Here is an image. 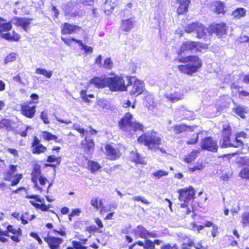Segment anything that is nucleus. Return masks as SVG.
<instances>
[{
	"instance_id": "obj_1",
	"label": "nucleus",
	"mask_w": 249,
	"mask_h": 249,
	"mask_svg": "<svg viewBox=\"0 0 249 249\" xmlns=\"http://www.w3.org/2000/svg\"><path fill=\"white\" fill-rule=\"evenodd\" d=\"M178 62L187 63L184 65L178 66L179 71L188 75H192L197 72L202 66V60L196 55H189L186 56L181 57L175 60Z\"/></svg>"
},
{
	"instance_id": "obj_2",
	"label": "nucleus",
	"mask_w": 249,
	"mask_h": 249,
	"mask_svg": "<svg viewBox=\"0 0 249 249\" xmlns=\"http://www.w3.org/2000/svg\"><path fill=\"white\" fill-rule=\"evenodd\" d=\"M31 181L34 183V187L39 192L46 190L47 193L52 185L47 178L42 174L41 166L35 164L33 167L31 174Z\"/></svg>"
},
{
	"instance_id": "obj_3",
	"label": "nucleus",
	"mask_w": 249,
	"mask_h": 249,
	"mask_svg": "<svg viewBox=\"0 0 249 249\" xmlns=\"http://www.w3.org/2000/svg\"><path fill=\"white\" fill-rule=\"evenodd\" d=\"M133 120V115L129 112H126L118 122L120 130L128 135L131 134L132 132L143 131V125Z\"/></svg>"
},
{
	"instance_id": "obj_4",
	"label": "nucleus",
	"mask_w": 249,
	"mask_h": 249,
	"mask_svg": "<svg viewBox=\"0 0 249 249\" xmlns=\"http://www.w3.org/2000/svg\"><path fill=\"white\" fill-rule=\"evenodd\" d=\"M139 143L147 147L150 150L156 151L162 143V139L157 132L150 131L141 135L137 138Z\"/></svg>"
},
{
	"instance_id": "obj_5",
	"label": "nucleus",
	"mask_w": 249,
	"mask_h": 249,
	"mask_svg": "<svg viewBox=\"0 0 249 249\" xmlns=\"http://www.w3.org/2000/svg\"><path fill=\"white\" fill-rule=\"evenodd\" d=\"M178 198L179 201L184 202V204H181L180 207L182 208L186 209L185 211H182V213L184 215L188 214L191 213V210L188 207V203L195 198L196 191L192 186H189L186 188L179 189L178 190Z\"/></svg>"
},
{
	"instance_id": "obj_6",
	"label": "nucleus",
	"mask_w": 249,
	"mask_h": 249,
	"mask_svg": "<svg viewBox=\"0 0 249 249\" xmlns=\"http://www.w3.org/2000/svg\"><path fill=\"white\" fill-rule=\"evenodd\" d=\"M22 235V230L20 228H16L11 224H8L5 231L0 228V242L2 243L8 242V239L6 236L10 237L14 242L19 243L21 241Z\"/></svg>"
},
{
	"instance_id": "obj_7",
	"label": "nucleus",
	"mask_w": 249,
	"mask_h": 249,
	"mask_svg": "<svg viewBox=\"0 0 249 249\" xmlns=\"http://www.w3.org/2000/svg\"><path fill=\"white\" fill-rule=\"evenodd\" d=\"M133 76H127V85H125L123 77L118 75L108 77L107 87L112 91H126L127 87L131 84V80Z\"/></svg>"
},
{
	"instance_id": "obj_8",
	"label": "nucleus",
	"mask_w": 249,
	"mask_h": 249,
	"mask_svg": "<svg viewBox=\"0 0 249 249\" xmlns=\"http://www.w3.org/2000/svg\"><path fill=\"white\" fill-rule=\"evenodd\" d=\"M208 48V44L199 41L187 40L183 42L178 51V55H181L183 53L190 51L196 53L201 52Z\"/></svg>"
},
{
	"instance_id": "obj_9",
	"label": "nucleus",
	"mask_w": 249,
	"mask_h": 249,
	"mask_svg": "<svg viewBox=\"0 0 249 249\" xmlns=\"http://www.w3.org/2000/svg\"><path fill=\"white\" fill-rule=\"evenodd\" d=\"M104 148V155L109 160H117L122 155L123 145L121 143L107 142L105 144Z\"/></svg>"
},
{
	"instance_id": "obj_10",
	"label": "nucleus",
	"mask_w": 249,
	"mask_h": 249,
	"mask_svg": "<svg viewBox=\"0 0 249 249\" xmlns=\"http://www.w3.org/2000/svg\"><path fill=\"white\" fill-rule=\"evenodd\" d=\"M184 31L188 34L195 32L196 37L201 39L207 36L208 29L202 23L196 21L188 24L185 27Z\"/></svg>"
},
{
	"instance_id": "obj_11",
	"label": "nucleus",
	"mask_w": 249,
	"mask_h": 249,
	"mask_svg": "<svg viewBox=\"0 0 249 249\" xmlns=\"http://www.w3.org/2000/svg\"><path fill=\"white\" fill-rule=\"evenodd\" d=\"M221 133V143L220 147L222 148L230 147L231 145V137L232 134V130L230 124L226 123L222 125Z\"/></svg>"
},
{
	"instance_id": "obj_12",
	"label": "nucleus",
	"mask_w": 249,
	"mask_h": 249,
	"mask_svg": "<svg viewBox=\"0 0 249 249\" xmlns=\"http://www.w3.org/2000/svg\"><path fill=\"white\" fill-rule=\"evenodd\" d=\"M38 102H26L20 105V111L21 114L25 117L32 119L36 112V106H31L32 103L37 104Z\"/></svg>"
},
{
	"instance_id": "obj_13",
	"label": "nucleus",
	"mask_w": 249,
	"mask_h": 249,
	"mask_svg": "<svg viewBox=\"0 0 249 249\" xmlns=\"http://www.w3.org/2000/svg\"><path fill=\"white\" fill-rule=\"evenodd\" d=\"M200 146L202 150L217 152L218 146L217 142L212 137H206L201 140Z\"/></svg>"
},
{
	"instance_id": "obj_14",
	"label": "nucleus",
	"mask_w": 249,
	"mask_h": 249,
	"mask_svg": "<svg viewBox=\"0 0 249 249\" xmlns=\"http://www.w3.org/2000/svg\"><path fill=\"white\" fill-rule=\"evenodd\" d=\"M25 197L28 199H34L36 201L41 203V204L37 203L33 200H30V204L33 206L36 209H39L41 211L46 212L49 210V209L52 207L51 204L46 205L44 203V199L40 197L37 195H28L26 196Z\"/></svg>"
},
{
	"instance_id": "obj_15",
	"label": "nucleus",
	"mask_w": 249,
	"mask_h": 249,
	"mask_svg": "<svg viewBox=\"0 0 249 249\" xmlns=\"http://www.w3.org/2000/svg\"><path fill=\"white\" fill-rule=\"evenodd\" d=\"M49 232L46 236L43 237L50 249H61V245L64 240L62 238L49 235Z\"/></svg>"
},
{
	"instance_id": "obj_16",
	"label": "nucleus",
	"mask_w": 249,
	"mask_h": 249,
	"mask_svg": "<svg viewBox=\"0 0 249 249\" xmlns=\"http://www.w3.org/2000/svg\"><path fill=\"white\" fill-rule=\"evenodd\" d=\"M31 149L33 154L40 155L45 153L47 148L41 143L40 140L37 136H34L31 144Z\"/></svg>"
},
{
	"instance_id": "obj_17",
	"label": "nucleus",
	"mask_w": 249,
	"mask_h": 249,
	"mask_svg": "<svg viewBox=\"0 0 249 249\" xmlns=\"http://www.w3.org/2000/svg\"><path fill=\"white\" fill-rule=\"evenodd\" d=\"M130 85H131V88L129 93L131 95L138 96L142 94L145 89L144 84L140 80L136 79L133 84L131 83Z\"/></svg>"
},
{
	"instance_id": "obj_18",
	"label": "nucleus",
	"mask_w": 249,
	"mask_h": 249,
	"mask_svg": "<svg viewBox=\"0 0 249 249\" xmlns=\"http://www.w3.org/2000/svg\"><path fill=\"white\" fill-rule=\"evenodd\" d=\"M12 28L11 21L1 23L0 22V36L8 41H13L12 36L10 31Z\"/></svg>"
},
{
	"instance_id": "obj_19",
	"label": "nucleus",
	"mask_w": 249,
	"mask_h": 249,
	"mask_svg": "<svg viewBox=\"0 0 249 249\" xmlns=\"http://www.w3.org/2000/svg\"><path fill=\"white\" fill-rule=\"evenodd\" d=\"M132 232L135 237H139L143 239H146L148 237H156V235L155 233L149 232L142 225H138L135 229L133 230Z\"/></svg>"
},
{
	"instance_id": "obj_20",
	"label": "nucleus",
	"mask_w": 249,
	"mask_h": 249,
	"mask_svg": "<svg viewBox=\"0 0 249 249\" xmlns=\"http://www.w3.org/2000/svg\"><path fill=\"white\" fill-rule=\"evenodd\" d=\"M211 33H214L217 36H221L226 34L227 28L225 23H213L209 26Z\"/></svg>"
},
{
	"instance_id": "obj_21",
	"label": "nucleus",
	"mask_w": 249,
	"mask_h": 249,
	"mask_svg": "<svg viewBox=\"0 0 249 249\" xmlns=\"http://www.w3.org/2000/svg\"><path fill=\"white\" fill-rule=\"evenodd\" d=\"M15 25L21 27L24 31L27 32L29 29V25L31 23L33 19L31 18L15 17L13 18Z\"/></svg>"
},
{
	"instance_id": "obj_22",
	"label": "nucleus",
	"mask_w": 249,
	"mask_h": 249,
	"mask_svg": "<svg viewBox=\"0 0 249 249\" xmlns=\"http://www.w3.org/2000/svg\"><path fill=\"white\" fill-rule=\"evenodd\" d=\"M81 30L80 26L65 22L61 27V33L62 35H71Z\"/></svg>"
},
{
	"instance_id": "obj_23",
	"label": "nucleus",
	"mask_w": 249,
	"mask_h": 249,
	"mask_svg": "<svg viewBox=\"0 0 249 249\" xmlns=\"http://www.w3.org/2000/svg\"><path fill=\"white\" fill-rule=\"evenodd\" d=\"M89 84H92L97 89L107 87L108 77L104 76H94L89 80Z\"/></svg>"
},
{
	"instance_id": "obj_24",
	"label": "nucleus",
	"mask_w": 249,
	"mask_h": 249,
	"mask_svg": "<svg viewBox=\"0 0 249 249\" xmlns=\"http://www.w3.org/2000/svg\"><path fill=\"white\" fill-rule=\"evenodd\" d=\"M81 145L84 152L87 154L92 153L95 147L93 140L87 136L81 142Z\"/></svg>"
},
{
	"instance_id": "obj_25",
	"label": "nucleus",
	"mask_w": 249,
	"mask_h": 249,
	"mask_svg": "<svg viewBox=\"0 0 249 249\" xmlns=\"http://www.w3.org/2000/svg\"><path fill=\"white\" fill-rule=\"evenodd\" d=\"M178 6L177 9V13L179 15L186 14L188 11L189 5L191 3L190 0H177Z\"/></svg>"
},
{
	"instance_id": "obj_26",
	"label": "nucleus",
	"mask_w": 249,
	"mask_h": 249,
	"mask_svg": "<svg viewBox=\"0 0 249 249\" xmlns=\"http://www.w3.org/2000/svg\"><path fill=\"white\" fill-rule=\"evenodd\" d=\"M197 125H187L184 124H180L175 125L173 127V130L175 134H179L184 133L188 130L193 131Z\"/></svg>"
},
{
	"instance_id": "obj_27",
	"label": "nucleus",
	"mask_w": 249,
	"mask_h": 249,
	"mask_svg": "<svg viewBox=\"0 0 249 249\" xmlns=\"http://www.w3.org/2000/svg\"><path fill=\"white\" fill-rule=\"evenodd\" d=\"M41 138L44 142L53 141L56 143H60L63 142L62 139H59L56 135L47 131H42L41 132Z\"/></svg>"
},
{
	"instance_id": "obj_28",
	"label": "nucleus",
	"mask_w": 249,
	"mask_h": 249,
	"mask_svg": "<svg viewBox=\"0 0 249 249\" xmlns=\"http://www.w3.org/2000/svg\"><path fill=\"white\" fill-rule=\"evenodd\" d=\"M130 160L136 165H145L146 162L144 160V158L141 156V154L137 151H132L130 153Z\"/></svg>"
},
{
	"instance_id": "obj_29",
	"label": "nucleus",
	"mask_w": 249,
	"mask_h": 249,
	"mask_svg": "<svg viewBox=\"0 0 249 249\" xmlns=\"http://www.w3.org/2000/svg\"><path fill=\"white\" fill-rule=\"evenodd\" d=\"M213 6H214V13L216 15L222 14L225 15L226 10V5L224 2L221 1H216L213 2Z\"/></svg>"
},
{
	"instance_id": "obj_30",
	"label": "nucleus",
	"mask_w": 249,
	"mask_h": 249,
	"mask_svg": "<svg viewBox=\"0 0 249 249\" xmlns=\"http://www.w3.org/2000/svg\"><path fill=\"white\" fill-rule=\"evenodd\" d=\"M166 98L172 103H175L183 99V94L180 91H175L166 96Z\"/></svg>"
},
{
	"instance_id": "obj_31",
	"label": "nucleus",
	"mask_w": 249,
	"mask_h": 249,
	"mask_svg": "<svg viewBox=\"0 0 249 249\" xmlns=\"http://www.w3.org/2000/svg\"><path fill=\"white\" fill-rule=\"evenodd\" d=\"M134 27V21L131 18L122 21L121 28L124 32H129Z\"/></svg>"
},
{
	"instance_id": "obj_32",
	"label": "nucleus",
	"mask_w": 249,
	"mask_h": 249,
	"mask_svg": "<svg viewBox=\"0 0 249 249\" xmlns=\"http://www.w3.org/2000/svg\"><path fill=\"white\" fill-rule=\"evenodd\" d=\"M101 167L102 166L97 161L91 160L88 161L87 168L92 173L98 171Z\"/></svg>"
},
{
	"instance_id": "obj_33",
	"label": "nucleus",
	"mask_w": 249,
	"mask_h": 249,
	"mask_svg": "<svg viewBox=\"0 0 249 249\" xmlns=\"http://www.w3.org/2000/svg\"><path fill=\"white\" fill-rule=\"evenodd\" d=\"M200 152L198 149L193 150L190 153L188 154L184 158V161L187 163H190L194 161L197 156V154Z\"/></svg>"
},
{
	"instance_id": "obj_34",
	"label": "nucleus",
	"mask_w": 249,
	"mask_h": 249,
	"mask_svg": "<svg viewBox=\"0 0 249 249\" xmlns=\"http://www.w3.org/2000/svg\"><path fill=\"white\" fill-rule=\"evenodd\" d=\"M246 10L244 8H237L232 11L231 16L235 19H240L245 16Z\"/></svg>"
},
{
	"instance_id": "obj_35",
	"label": "nucleus",
	"mask_w": 249,
	"mask_h": 249,
	"mask_svg": "<svg viewBox=\"0 0 249 249\" xmlns=\"http://www.w3.org/2000/svg\"><path fill=\"white\" fill-rule=\"evenodd\" d=\"M232 111L242 119L246 118L245 114L247 112L246 108L241 106H237L233 107Z\"/></svg>"
},
{
	"instance_id": "obj_36",
	"label": "nucleus",
	"mask_w": 249,
	"mask_h": 249,
	"mask_svg": "<svg viewBox=\"0 0 249 249\" xmlns=\"http://www.w3.org/2000/svg\"><path fill=\"white\" fill-rule=\"evenodd\" d=\"M240 223L243 227H249V212H244L241 215Z\"/></svg>"
},
{
	"instance_id": "obj_37",
	"label": "nucleus",
	"mask_w": 249,
	"mask_h": 249,
	"mask_svg": "<svg viewBox=\"0 0 249 249\" xmlns=\"http://www.w3.org/2000/svg\"><path fill=\"white\" fill-rule=\"evenodd\" d=\"M90 204L96 210H99L104 204L102 199L97 197H92L90 201Z\"/></svg>"
},
{
	"instance_id": "obj_38",
	"label": "nucleus",
	"mask_w": 249,
	"mask_h": 249,
	"mask_svg": "<svg viewBox=\"0 0 249 249\" xmlns=\"http://www.w3.org/2000/svg\"><path fill=\"white\" fill-rule=\"evenodd\" d=\"M35 73L37 74L42 75L47 78H50L53 74V72L51 71H47L42 68L36 69Z\"/></svg>"
},
{
	"instance_id": "obj_39",
	"label": "nucleus",
	"mask_w": 249,
	"mask_h": 249,
	"mask_svg": "<svg viewBox=\"0 0 249 249\" xmlns=\"http://www.w3.org/2000/svg\"><path fill=\"white\" fill-rule=\"evenodd\" d=\"M11 127V124L9 119L2 118L0 120V129H5L7 130Z\"/></svg>"
},
{
	"instance_id": "obj_40",
	"label": "nucleus",
	"mask_w": 249,
	"mask_h": 249,
	"mask_svg": "<svg viewBox=\"0 0 249 249\" xmlns=\"http://www.w3.org/2000/svg\"><path fill=\"white\" fill-rule=\"evenodd\" d=\"M87 90H81L80 91V97L82 99V100L86 103H89L90 101L89 100L88 98H94V95L93 94H90L89 95H87Z\"/></svg>"
},
{
	"instance_id": "obj_41",
	"label": "nucleus",
	"mask_w": 249,
	"mask_h": 249,
	"mask_svg": "<svg viewBox=\"0 0 249 249\" xmlns=\"http://www.w3.org/2000/svg\"><path fill=\"white\" fill-rule=\"evenodd\" d=\"M236 163L240 166H249V158L246 156L240 157Z\"/></svg>"
},
{
	"instance_id": "obj_42",
	"label": "nucleus",
	"mask_w": 249,
	"mask_h": 249,
	"mask_svg": "<svg viewBox=\"0 0 249 249\" xmlns=\"http://www.w3.org/2000/svg\"><path fill=\"white\" fill-rule=\"evenodd\" d=\"M17 54L16 53H11L7 54L4 59V63L5 64L14 62L17 58Z\"/></svg>"
},
{
	"instance_id": "obj_43",
	"label": "nucleus",
	"mask_w": 249,
	"mask_h": 249,
	"mask_svg": "<svg viewBox=\"0 0 249 249\" xmlns=\"http://www.w3.org/2000/svg\"><path fill=\"white\" fill-rule=\"evenodd\" d=\"M40 118L44 124H50V121L48 117L47 111L46 110H44L40 112Z\"/></svg>"
},
{
	"instance_id": "obj_44",
	"label": "nucleus",
	"mask_w": 249,
	"mask_h": 249,
	"mask_svg": "<svg viewBox=\"0 0 249 249\" xmlns=\"http://www.w3.org/2000/svg\"><path fill=\"white\" fill-rule=\"evenodd\" d=\"M113 66V61L110 58H107L104 61V63L102 64V67L107 70H111Z\"/></svg>"
},
{
	"instance_id": "obj_45",
	"label": "nucleus",
	"mask_w": 249,
	"mask_h": 249,
	"mask_svg": "<svg viewBox=\"0 0 249 249\" xmlns=\"http://www.w3.org/2000/svg\"><path fill=\"white\" fill-rule=\"evenodd\" d=\"M168 175V172L164 170H158L152 174V176L157 179H159L163 176H166Z\"/></svg>"
},
{
	"instance_id": "obj_46",
	"label": "nucleus",
	"mask_w": 249,
	"mask_h": 249,
	"mask_svg": "<svg viewBox=\"0 0 249 249\" xmlns=\"http://www.w3.org/2000/svg\"><path fill=\"white\" fill-rule=\"evenodd\" d=\"M62 40L67 45L70 46L72 42H75L78 44L81 43V40L75 39L73 37L65 38L61 37Z\"/></svg>"
},
{
	"instance_id": "obj_47",
	"label": "nucleus",
	"mask_w": 249,
	"mask_h": 249,
	"mask_svg": "<svg viewBox=\"0 0 249 249\" xmlns=\"http://www.w3.org/2000/svg\"><path fill=\"white\" fill-rule=\"evenodd\" d=\"M61 159V158L60 157H57L54 155H51L47 156L46 161L50 163L57 162L59 164Z\"/></svg>"
},
{
	"instance_id": "obj_48",
	"label": "nucleus",
	"mask_w": 249,
	"mask_h": 249,
	"mask_svg": "<svg viewBox=\"0 0 249 249\" xmlns=\"http://www.w3.org/2000/svg\"><path fill=\"white\" fill-rule=\"evenodd\" d=\"M15 179L11 180L10 186H14L18 185L23 178V175L22 174H17L14 176Z\"/></svg>"
},
{
	"instance_id": "obj_49",
	"label": "nucleus",
	"mask_w": 249,
	"mask_h": 249,
	"mask_svg": "<svg viewBox=\"0 0 249 249\" xmlns=\"http://www.w3.org/2000/svg\"><path fill=\"white\" fill-rule=\"evenodd\" d=\"M86 230L89 233H93L95 232H98V233L102 232V231L99 230V228H98L95 225H90L88 227H87Z\"/></svg>"
},
{
	"instance_id": "obj_50",
	"label": "nucleus",
	"mask_w": 249,
	"mask_h": 249,
	"mask_svg": "<svg viewBox=\"0 0 249 249\" xmlns=\"http://www.w3.org/2000/svg\"><path fill=\"white\" fill-rule=\"evenodd\" d=\"M104 9L105 13H108L113 10L114 6L111 5L110 1L106 0L104 4Z\"/></svg>"
},
{
	"instance_id": "obj_51",
	"label": "nucleus",
	"mask_w": 249,
	"mask_h": 249,
	"mask_svg": "<svg viewBox=\"0 0 249 249\" xmlns=\"http://www.w3.org/2000/svg\"><path fill=\"white\" fill-rule=\"evenodd\" d=\"M204 166L201 162H196V165L193 167L188 168V170L190 172H194L196 170H201L203 169Z\"/></svg>"
},
{
	"instance_id": "obj_52",
	"label": "nucleus",
	"mask_w": 249,
	"mask_h": 249,
	"mask_svg": "<svg viewBox=\"0 0 249 249\" xmlns=\"http://www.w3.org/2000/svg\"><path fill=\"white\" fill-rule=\"evenodd\" d=\"M194 138L191 139L190 140L187 141L186 143L188 145H194L196 144L198 141V133H196L193 135Z\"/></svg>"
},
{
	"instance_id": "obj_53",
	"label": "nucleus",
	"mask_w": 249,
	"mask_h": 249,
	"mask_svg": "<svg viewBox=\"0 0 249 249\" xmlns=\"http://www.w3.org/2000/svg\"><path fill=\"white\" fill-rule=\"evenodd\" d=\"M72 245L75 249H87V247L83 246L80 242L74 240Z\"/></svg>"
},
{
	"instance_id": "obj_54",
	"label": "nucleus",
	"mask_w": 249,
	"mask_h": 249,
	"mask_svg": "<svg viewBox=\"0 0 249 249\" xmlns=\"http://www.w3.org/2000/svg\"><path fill=\"white\" fill-rule=\"evenodd\" d=\"M53 231L55 235L58 234L65 237L67 236L66 229L65 228H60L59 230L53 229Z\"/></svg>"
},
{
	"instance_id": "obj_55",
	"label": "nucleus",
	"mask_w": 249,
	"mask_h": 249,
	"mask_svg": "<svg viewBox=\"0 0 249 249\" xmlns=\"http://www.w3.org/2000/svg\"><path fill=\"white\" fill-rule=\"evenodd\" d=\"M72 127L73 129L76 130L80 134L81 136L82 137H83L84 136L85 132L88 133L87 131L85 130L83 128H80V126H79L77 124H74L72 126Z\"/></svg>"
},
{
	"instance_id": "obj_56",
	"label": "nucleus",
	"mask_w": 249,
	"mask_h": 249,
	"mask_svg": "<svg viewBox=\"0 0 249 249\" xmlns=\"http://www.w3.org/2000/svg\"><path fill=\"white\" fill-rule=\"evenodd\" d=\"M132 199L134 201H141L145 204H149L150 203L149 202L147 199H145L144 197L139 196H134Z\"/></svg>"
},
{
	"instance_id": "obj_57",
	"label": "nucleus",
	"mask_w": 249,
	"mask_h": 249,
	"mask_svg": "<svg viewBox=\"0 0 249 249\" xmlns=\"http://www.w3.org/2000/svg\"><path fill=\"white\" fill-rule=\"evenodd\" d=\"M79 46L81 47V49L85 51V52L86 53H92L93 52V48L91 47L88 46L82 43L81 41V43L78 44Z\"/></svg>"
},
{
	"instance_id": "obj_58",
	"label": "nucleus",
	"mask_w": 249,
	"mask_h": 249,
	"mask_svg": "<svg viewBox=\"0 0 249 249\" xmlns=\"http://www.w3.org/2000/svg\"><path fill=\"white\" fill-rule=\"evenodd\" d=\"M81 210L78 208L72 210L71 213L69 214V220L71 221V217L75 215L78 216L81 213Z\"/></svg>"
},
{
	"instance_id": "obj_59",
	"label": "nucleus",
	"mask_w": 249,
	"mask_h": 249,
	"mask_svg": "<svg viewBox=\"0 0 249 249\" xmlns=\"http://www.w3.org/2000/svg\"><path fill=\"white\" fill-rule=\"evenodd\" d=\"M238 138H239L235 136V144H233L231 143V145L230 146V147H234V148H238V147H239L240 146H243L244 143H243V141H241V140L239 139Z\"/></svg>"
},
{
	"instance_id": "obj_60",
	"label": "nucleus",
	"mask_w": 249,
	"mask_h": 249,
	"mask_svg": "<svg viewBox=\"0 0 249 249\" xmlns=\"http://www.w3.org/2000/svg\"><path fill=\"white\" fill-rule=\"evenodd\" d=\"M249 242L247 239H243L238 246V248L240 249H245V248H249L248 246Z\"/></svg>"
},
{
	"instance_id": "obj_61",
	"label": "nucleus",
	"mask_w": 249,
	"mask_h": 249,
	"mask_svg": "<svg viewBox=\"0 0 249 249\" xmlns=\"http://www.w3.org/2000/svg\"><path fill=\"white\" fill-rule=\"evenodd\" d=\"M30 235L32 237H33L34 239H35L36 240L38 244L41 245L42 244V243H43L42 240H41V239L40 238V237H39V236L38 235L37 233L34 232H31L30 233Z\"/></svg>"
},
{
	"instance_id": "obj_62",
	"label": "nucleus",
	"mask_w": 249,
	"mask_h": 249,
	"mask_svg": "<svg viewBox=\"0 0 249 249\" xmlns=\"http://www.w3.org/2000/svg\"><path fill=\"white\" fill-rule=\"evenodd\" d=\"M194 245V243L193 241H190L187 243L183 242L181 244V249H190Z\"/></svg>"
},
{
	"instance_id": "obj_63",
	"label": "nucleus",
	"mask_w": 249,
	"mask_h": 249,
	"mask_svg": "<svg viewBox=\"0 0 249 249\" xmlns=\"http://www.w3.org/2000/svg\"><path fill=\"white\" fill-rule=\"evenodd\" d=\"M218 229V226L216 224L214 225L212 227V229L211 230V235L213 237H216L219 233Z\"/></svg>"
},
{
	"instance_id": "obj_64",
	"label": "nucleus",
	"mask_w": 249,
	"mask_h": 249,
	"mask_svg": "<svg viewBox=\"0 0 249 249\" xmlns=\"http://www.w3.org/2000/svg\"><path fill=\"white\" fill-rule=\"evenodd\" d=\"M12 40L13 41L18 42L20 39V36L15 31L13 30L12 32Z\"/></svg>"
}]
</instances>
